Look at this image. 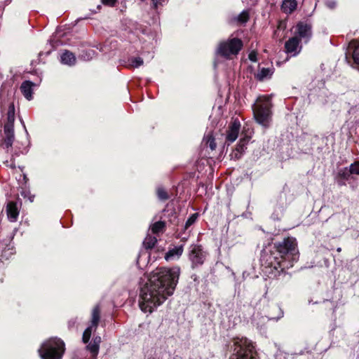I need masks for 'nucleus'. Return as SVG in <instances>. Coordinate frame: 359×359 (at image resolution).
Segmentation results:
<instances>
[{
	"mask_svg": "<svg viewBox=\"0 0 359 359\" xmlns=\"http://www.w3.org/2000/svg\"><path fill=\"white\" fill-rule=\"evenodd\" d=\"M180 276V269L158 268L153 271L148 281L141 288L139 306L144 313H152L171 296Z\"/></svg>",
	"mask_w": 359,
	"mask_h": 359,
	"instance_id": "f257e3e1",
	"label": "nucleus"
},
{
	"mask_svg": "<svg viewBox=\"0 0 359 359\" xmlns=\"http://www.w3.org/2000/svg\"><path fill=\"white\" fill-rule=\"evenodd\" d=\"M271 102L269 96L259 97L253 105V115L256 121L266 128L271 118Z\"/></svg>",
	"mask_w": 359,
	"mask_h": 359,
	"instance_id": "f03ea898",
	"label": "nucleus"
},
{
	"mask_svg": "<svg viewBox=\"0 0 359 359\" xmlns=\"http://www.w3.org/2000/svg\"><path fill=\"white\" fill-rule=\"evenodd\" d=\"M233 353L230 359H257L253 343L247 338L233 339Z\"/></svg>",
	"mask_w": 359,
	"mask_h": 359,
	"instance_id": "7ed1b4c3",
	"label": "nucleus"
},
{
	"mask_svg": "<svg viewBox=\"0 0 359 359\" xmlns=\"http://www.w3.org/2000/svg\"><path fill=\"white\" fill-rule=\"evenodd\" d=\"M65 351V344L57 338L45 341L39 352L42 359H61Z\"/></svg>",
	"mask_w": 359,
	"mask_h": 359,
	"instance_id": "20e7f679",
	"label": "nucleus"
},
{
	"mask_svg": "<svg viewBox=\"0 0 359 359\" xmlns=\"http://www.w3.org/2000/svg\"><path fill=\"white\" fill-rule=\"evenodd\" d=\"M277 252L283 259L295 262L299 258L297 241L294 238L288 237L282 242L275 244Z\"/></svg>",
	"mask_w": 359,
	"mask_h": 359,
	"instance_id": "39448f33",
	"label": "nucleus"
},
{
	"mask_svg": "<svg viewBox=\"0 0 359 359\" xmlns=\"http://www.w3.org/2000/svg\"><path fill=\"white\" fill-rule=\"evenodd\" d=\"M242 46V41L237 38H233L221 42L219 45L217 52L224 57H229L231 55H237Z\"/></svg>",
	"mask_w": 359,
	"mask_h": 359,
	"instance_id": "423d86ee",
	"label": "nucleus"
},
{
	"mask_svg": "<svg viewBox=\"0 0 359 359\" xmlns=\"http://www.w3.org/2000/svg\"><path fill=\"white\" fill-rule=\"evenodd\" d=\"M205 257L206 253L201 245L194 244L189 247V259L194 268L202 265Z\"/></svg>",
	"mask_w": 359,
	"mask_h": 359,
	"instance_id": "0eeeda50",
	"label": "nucleus"
},
{
	"mask_svg": "<svg viewBox=\"0 0 359 359\" xmlns=\"http://www.w3.org/2000/svg\"><path fill=\"white\" fill-rule=\"evenodd\" d=\"M100 310L99 306H95L92 311L91 325L87 327L83 334V341L85 344L89 341L93 330H95L98 325L100 321Z\"/></svg>",
	"mask_w": 359,
	"mask_h": 359,
	"instance_id": "6e6552de",
	"label": "nucleus"
},
{
	"mask_svg": "<svg viewBox=\"0 0 359 359\" xmlns=\"http://www.w3.org/2000/svg\"><path fill=\"white\" fill-rule=\"evenodd\" d=\"M294 36H298L300 40H304L305 42H307L311 36V27L309 25L300 22L297 23Z\"/></svg>",
	"mask_w": 359,
	"mask_h": 359,
	"instance_id": "1a4fd4ad",
	"label": "nucleus"
},
{
	"mask_svg": "<svg viewBox=\"0 0 359 359\" xmlns=\"http://www.w3.org/2000/svg\"><path fill=\"white\" fill-rule=\"evenodd\" d=\"M241 128V123L238 119H233L229 124L226 130V139L230 142H234L238 135Z\"/></svg>",
	"mask_w": 359,
	"mask_h": 359,
	"instance_id": "9d476101",
	"label": "nucleus"
},
{
	"mask_svg": "<svg viewBox=\"0 0 359 359\" xmlns=\"http://www.w3.org/2000/svg\"><path fill=\"white\" fill-rule=\"evenodd\" d=\"M299 42V39L297 36L289 39L285 44L286 52L292 54V55L298 54L301 50Z\"/></svg>",
	"mask_w": 359,
	"mask_h": 359,
	"instance_id": "9b49d317",
	"label": "nucleus"
},
{
	"mask_svg": "<svg viewBox=\"0 0 359 359\" xmlns=\"http://www.w3.org/2000/svg\"><path fill=\"white\" fill-rule=\"evenodd\" d=\"M184 251L183 245L176 246L166 252L165 255V259L167 262H170L176 259H179L180 256L182 255Z\"/></svg>",
	"mask_w": 359,
	"mask_h": 359,
	"instance_id": "f8f14e48",
	"label": "nucleus"
},
{
	"mask_svg": "<svg viewBox=\"0 0 359 359\" xmlns=\"http://www.w3.org/2000/svg\"><path fill=\"white\" fill-rule=\"evenodd\" d=\"M7 215L10 221L15 222L19 215V211L15 202H9L6 207Z\"/></svg>",
	"mask_w": 359,
	"mask_h": 359,
	"instance_id": "ddd939ff",
	"label": "nucleus"
},
{
	"mask_svg": "<svg viewBox=\"0 0 359 359\" xmlns=\"http://www.w3.org/2000/svg\"><path fill=\"white\" fill-rule=\"evenodd\" d=\"M34 83L29 81H24L20 86V90L26 99L30 100L32 99V87Z\"/></svg>",
	"mask_w": 359,
	"mask_h": 359,
	"instance_id": "4468645a",
	"label": "nucleus"
},
{
	"mask_svg": "<svg viewBox=\"0 0 359 359\" xmlns=\"http://www.w3.org/2000/svg\"><path fill=\"white\" fill-rule=\"evenodd\" d=\"M296 0H284L281 8L287 14L292 13L297 8Z\"/></svg>",
	"mask_w": 359,
	"mask_h": 359,
	"instance_id": "2eb2a0df",
	"label": "nucleus"
},
{
	"mask_svg": "<svg viewBox=\"0 0 359 359\" xmlns=\"http://www.w3.org/2000/svg\"><path fill=\"white\" fill-rule=\"evenodd\" d=\"M61 62L65 65H73L76 62L75 55L72 53L66 50L61 55Z\"/></svg>",
	"mask_w": 359,
	"mask_h": 359,
	"instance_id": "dca6fc26",
	"label": "nucleus"
},
{
	"mask_svg": "<svg viewBox=\"0 0 359 359\" xmlns=\"http://www.w3.org/2000/svg\"><path fill=\"white\" fill-rule=\"evenodd\" d=\"M273 74V71L270 68H262L256 74V78L259 81H263L270 78Z\"/></svg>",
	"mask_w": 359,
	"mask_h": 359,
	"instance_id": "f3484780",
	"label": "nucleus"
},
{
	"mask_svg": "<svg viewBox=\"0 0 359 359\" xmlns=\"http://www.w3.org/2000/svg\"><path fill=\"white\" fill-rule=\"evenodd\" d=\"M353 50L352 57L355 66V68L359 70V41L353 43Z\"/></svg>",
	"mask_w": 359,
	"mask_h": 359,
	"instance_id": "a211bd4d",
	"label": "nucleus"
},
{
	"mask_svg": "<svg viewBox=\"0 0 359 359\" xmlns=\"http://www.w3.org/2000/svg\"><path fill=\"white\" fill-rule=\"evenodd\" d=\"M156 242H157V239L156 237L151 236H147L145 238V239L143 242V244H144L145 248L151 249L152 248L154 247Z\"/></svg>",
	"mask_w": 359,
	"mask_h": 359,
	"instance_id": "6ab92c4d",
	"label": "nucleus"
},
{
	"mask_svg": "<svg viewBox=\"0 0 359 359\" xmlns=\"http://www.w3.org/2000/svg\"><path fill=\"white\" fill-rule=\"evenodd\" d=\"M165 227V223L163 222L159 221L155 222L151 227V230L154 233H158L162 231Z\"/></svg>",
	"mask_w": 359,
	"mask_h": 359,
	"instance_id": "aec40b11",
	"label": "nucleus"
},
{
	"mask_svg": "<svg viewBox=\"0 0 359 359\" xmlns=\"http://www.w3.org/2000/svg\"><path fill=\"white\" fill-rule=\"evenodd\" d=\"M14 140V136H6V138L4 139L1 147L5 149H8L10 147H12L13 142Z\"/></svg>",
	"mask_w": 359,
	"mask_h": 359,
	"instance_id": "412c9836",
	"label": "nucleus"
},
{
	"mask_svg": "<svg viewBox=\"0 0 359 359\" xmlns=\"http://www.w3.org/2000/svg\"><path fill=\"white\" fill-rule=\"evenodd\" d=\"M7 119L8 123H13L15 121V110L13 105H11L8 108V111L7 113Z\"/></svg>",
	"mask_w": 359,
	"mask_h": 359,
	"instance_id": "4be33fe9",
	"label": "nucleus"
},
{
	"mask_svg": "<svg viewBox=\"0 0 359 359\" xmlns=\"http://www.w3.org/2000/svg\"><path fill=\"white\" fill-rule=\"evenodd\" d=\"M351 174V173L349 168H344L340 170L338 172L339 177H340L341 178H342L344 180H348Z\"/></svg>",
	"mask_w": 359,
	"mask_h": 359,
	"instance_id": "5701e85b",
	"label": "nucleus"
},
{
	"mask_svg": "<svg viewBox=\"0 0 359 359\" xmlns=\"http://www.w3.org/2000/svg\"><path fill=\"white\" fill-rule=\"evenodd\" d=\"M88 350L93 354V357H95L99 351V345L97 343L90 344L88 346Z\"/></svg>",
	"mask_w": 359,
	"mask_h": 359,
	"instance_id": "b1692460",
	"label": "nucleus"
},
{
	"mask_svg": "<svg viewBox=\"0 0 359 359\" xmlns=\"http://www.w3.org/2000/svg\"><path fill=\"white\" fill-rule=\"evenodd\" d=\"M4 133L6 136H14L13 124L6 123L4 126Z\"/></svg>",
	"mask_w": 359,
	"mask_h": 359,
	"instance_id": "393cba45",
	"label": "nucleus"
},
{
	"mask_svg": "<svg viewBox=\"0 0 359 359\" xmlns=\"http://www.w3.org/2000/svg\"><path fill=\"white\" fill-rule=\"evenodd\" d=\"M349 170L351 174L359 175V161H356L350 165Z\"/></svg>",
	"mask_w": 359,
	"mask_h": 359,
	"instance_id": "a878e982",
	"label": "nucleus"
},
{
	"mask_svg": "<svg viewBox=\"0 0 359 359\" xmlns=\"http://www.w3.org/2000/svg\"><path fill=\"white\" fill-rule=\"evenodd\" d=\"M157 195L158 198L162 201H165L168 198V194L163 188H158L157 189Z\"/></svg>",
	"mask_w": 359,
	"mask_h": 359,
	"instance_id": "bb28decb",
	"label": "nucleus"
},
{
	"mask_svg": "<svg viewBox=\"0 0 359 359\" xmlns=\"http://www.w3.org/2000/svg\"><path fill=\"white\" fill-rule=\"evenodd\" d=\"M249 15L247 11H243L238 17V20L240 22L244 23L248 20Z\"/></svg>",
	"mask_w": 359,
	"mask_h": 359,
	"instance_id": "cd10ccee",
	"label": "nucleus"
},
{
	"mask_svg": "<svg viewBox=\"0 0 359 359\" xmlns=\"http://www.w3.org/2000/svg\"><path fill=\"white\" fill-rule=\"evenodd\" d=\"M208 140L207 143L209 144L210 148L212 150H214L216 148V143L215 142V138L212 135H209L207 136Z\"/></svg>",
	"mask_w": 359,
	"mask_h": 359,
	"instance_id": "c85d7f7f",
	"label": "nucleus"
},
{
	"mask_svg": "<svg viewBox=\"0 0 359 359\" xmlns=\"http://www.w3.org/2000/svg\"><path fill=\"white\" fill-rule=\"evenodd\" d=\"M196 219H197L196 214H193L192 215H191L186 222L185 228L187 229L189 226L192 225L196 222Z\"/></svg>",
	"mask_w": 359,
	"mask_h": 359,
	"instance_id": "c756f323",
	"label": "nucleus"
},
{
	"mask_svg": "<svg viewBox=\"0 0 359 359\" xmlns=\"http://www.w3.org/2000/svg\"><path fill=\"white\" fill-rule=\"evenodd\" d=\"M131 62H132V65L134 67H138L143 64V60L139 57L132 59Z\"/></svg>",
	"mask_w": 359,
	"mask_h": 359,
	"instance_id": "7c9ffc66",
	"label": "nucleus"
},
{
	"mask_svg": "<svg viewBox=\"0 0 359 359\" xmlns=\"http://www.w3.org/2000/svg\"><path fill=\"white\" fill-rule=\"evenodd\" d=\"M102 4L108 6H114L117 0H101Z\"/></svg>",
	"mask_w": 359,
	"mask_h": 359,
	"instance_id": "2f4dec72",
	"label": "nucleus"
},
{
	"mask_svg": "<svg viewBox=\"0 0 359 359\" xmlns=\"http://www.w3.org/2000/svg\"><path fill=\"white\" fill-rule=\"evenodd\" d=\"M257 53L256 51H252L250 53L249 55H248V58L250 61L252 62H257Z\"/></svg>",
	"mask_w": 359,
	"mask_h": 359,
	"instance_id": "473e14b6",
	"label": "nucleus"
},
{
	"mask_svg": "<svg viewBox=\"0 0 359 359\" xmlns=\"http://www.w3.org/2000/svg\"><path fill=\"white\" fill-rule=\"evenodd\" d=\"M152 3L155 8L157 7L158 4L160 3V0H151Z\"/></svg>",
	"mask_w": 359,
	"mask_h": 359,
	"instance_id": "72a5a7b5",
	"label": "nucleus"
},
{
	"mask_svg": "<svg viewBox=\"0 0 359 359\" xmlns=\"http://www.w3.org/2000/svg\"><path fill=\"white\" fill-rule=\"evenodd\" d=\"M95 342L99 344H100V337L95 338V339H94V342H93V343H95Z\"/></svg>",
	"mask_w": 359,
	"mask_h": 359,
	"instance_id": "f704fd0d",
	"label": "nucleus"
},
{
	"mask_svg": "<svg viewBox=\"0 0 359 359\" xmlns=\"http://www.w3.org/2000/svg\"><path fill=\"white\" fill-rule=\"evenodd\" d=\"M337 251H338V252H340V251H341V248H339L337 249Z\"/></svg>",
	"mask_w": 359,
	"mask_h": 359,
	"instance_id": "c9c22d12",
	"label": "nucleus"
}]
</instances>
